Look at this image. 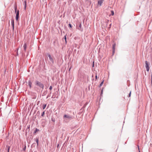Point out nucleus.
Listing matches in <instances>:
<instances>
[{"mask_svg": "<svg viewBox=\"0 0 152 152\" xmlns=\"http://www.w3.org/2000/svg\"><path fill=\"white\" fill-rule=\"evenodd\" d=\"M47 54L49 58V60L45 58V61L46 63L50 66H52L54 64V58L52 57L49 53H48Z\"/></svg>", "mask_w": 152, "mask_h": 152, "instance_id": "obj_1", "label": "nucleus"}, {"mask_svg": "<svg viewBox=\"0 0 152 152\" xmlns=\"http://www.w3.org/2000/svg\"><path fill=\"white\" fill-rule=\"evenodd\" d=\"M35 85L39 86L40 88H41L42 89H43L44 88V84L38 81L37 80L35 81Z\"/></svg>", "mask_w": 152, "mask_h": 152, "instance_id": "obj_2", "label": "nucleus"}, {"mask_svg": "<svg viewBox=\"0 0 152 152\" xmlns=\"http://www.w3.org/2000/svg\"><path fill=\"white\" fill-rule=\"evenodd\" d=\"M145 67L146 68V71L147 72H148L149 70V64L148 63L147 61H145Z\"/></svg>", "mask_w": 152, "mask_h": 152, "instance_id": "obj_3", "label": "nucleus"}, {"mask_svg": "<svg viewBox=\"0 0 152 152\" xmlns=\"http://www.w3.org/2000/svg\"><path fill=\"white\" fill-rule=\"evenodd\" d=\"M19 10L17 11V12L16 13L15 19L17 21L18 20L19 18Z\"/></svg>", "mask_w": 152, "mask_h": 152, "instance_id": "obj_4", "label": "nucleus"}, {"mask_svg": "<svg viewBox=\"0 0 152 152\" xmlns=\"http://www.w3.org/2000/svg\"><path fill=\"white\" fill-rule=\"evenodd\" d=\"M11 25L12 27L13 30H14V20L12 19H11Z\"/></svg>", "mask_w": 152, "mask_h": 152, "instance_id": "obj_5", "label": "nucleus"}, {"mask_svg": "<svg viewBox=\"0 0 152 152\" xmlns=\"http://www.w3.org/2000/svg\"><path fill=\"white\" fill-rule=\"evenodd\" d=\"M64 118H67L68 119H71L72 118V117L69 115H64Z\"/></svg>", "mask_w": 152, "mask_h": 152, "instance_id": "obj_6", "label": "nucleus"}, {"mask_svg": "<svg viewBox=\"0 0 152 152\" xmlns=\"http://www.w3.org/2000/svg\"><path fill=\"white\" fill-rule=\"evenodd\" d=\"M104 1L102 0H99L98 2V4L100 6L102 5V3L103 1Z\"/></svg>", "mask_w": 152, "mask_h": 152, "instance_id": "obj_7", "label": "nucleus"}, {"mask_svg": "<svg viewBox=\"0 0 152 152\" xmlns=\"http://www.w3.org/2000/svg\"><path fill=\"white\" fill-rule=\"evenodd\" d=\"M81 23H80L79 25V27L78 28V29L79 30L82 31L83 30V28L81 27Z\"/></svg>", "mask_w": 152, "mask_h": 152, "instance_id": "obj_8", "label": "nucleus"}, {"mask_svg": "<svg viewBox=\"0 0 152 152\" xmlns=\"http://www.w3.org/2000/svg\"><path fill=\"white\" fill-rule=\"evenodd\" d=\"M10 146L7 145H6V150L7 151V152H9V151L10 149Z\"/></svg>", "mask_w": 152, "mask_h": 152, "instance_id": "obj_9", "label": "nucleus"}, {"mask_svg": "<svg viewBox=\"0 0 152 152\" xmlns=\"http://www.w3.org/2000/svg\"><path fill=\"white\" fill-rule=\"evenodd\" d=\"M36 141L37 143V146H38L39 145V138H37L36 139H34Z\"/></svg>", "mask_w": 152, "mask_h": 152, "instance_id": "obj_10", "label": "nucleus"}, {"mask_svg": "<svg viewBox=\"0 0 152 152\" xmlns=\"http://www.w3.org/2000/svg\"><path fill=\"white\" fill-rule=\"evenodd\" d=\"M32 83L30 80H29L28 81V85L29 86L30 88H31V87Z\"/></svg>", "mask_w": 152, "mask_h": 152, "instance_id": "obj_11", "label": "nucleus"}, {"mask_svg": "<svg viewBox=\"0 0 152 152\" xmlns=\"http://www.w3.org/2000/svg\"><path fill=\"white\" fill-rule=\"evenodd\" d=\"M39 129L36 128L35 129V130L34 131L33 134H35L37 132H39Z\"/></svg>", "mask_w": 152, "mask_h": 152, "instance_id": "obj_12", "label": "nucleus"}, {"mask_svg": "<svg viewBox=\"0 0 152 152\" xmlns=\"http://www.w3.org/2000/svg\"><path fill=\"white\" fill-rule=\"evenodd\" d=\"M23 47L24 48V50L25 51H26V48H27V45L26 43H25L23 45Z\"/></svg>", "mask_w": 152, "mask_h": 152, "instance_id": "obj_13", "label": "nucleus"}, {"mask_svg": "<svg viewBox=\"0 0 152 152\" xmlns=\"http://www.w3.org/2000/svg\"><path fill=\"white\" fill-rule=\"evenodd\" d=\"M24 9L26 10V7H27L26 1V0L24 1Z\"/></svg>", "mask_w": 152, "mask_h": 152, "instance_id": "obj_14", "label": "nucleus"}, {"mask_svg": "<svg viewBox=\"0 0 152 152\" xmlns=\"http://www.w3.org/2000/svg\"><path fill=\"white\" fill-rule=\"evenodd\" d=\"M53 44L55 46H56L58 44V42L56 40H55L53 42Z\"/></svg>", "mask_w": 152, "mask_h": 152, "instance_id": "obj_15", "label": "nucleus"}, {"mask_svg": "<svg viewBox=\"0 0 152 152\" xmlns=\"http://www.w3.org/2000/svg\"><path fill=\"white\" fill-rule=\"evenodd\" d=\"M30 125H28L27 126V127L26 128V130L27 131L28 130V132H29V130H30Z\"/></svg>", "mask_w": 152, "mask_h": 152, "instance_id": "obj_16", "label": "nucleus"}, {"mask_svg": "<svg viewBox=\"0 0 152 152\" xmlns=\"http://www.w3.org/2000/svg\"><path fill=\"white\" fill-rule=\"evenodd\" d=\"M115 45L116 44L115 43L113 44V50H115Z\"/></svg>", "mask_w": 152, "mask_h": 152, "instance_id": "obj_17", "label": "nucleus"}, {"mask_svg": "<svg viewBox=\"0 0 152 152\" xmlns=\"http://www.w3.org/2000/svg\"><path fill=\"white\" fill-rule=\"evenodd\" d=\"M104 80H103L102 81V82L101 83H100V84L99 86V87H101V86L103 85V83H104Z\"/></svg>", "mask_w": 152, "mask_h": 152, "instance_id": "obj_18", "label": "nucleus"}, {"mask_svg": "<svg viewBox=\"0 0 152 152\" xmlns=\"http://www.w3.org/2000/svg\"><path fill=\"white\" fill-rule=\"evenodd\" d=\"M47 104H44L42 106V108L44 110V109L45 107H46Z\"/></svg>", "mask_w": 152, "mask_h": 152, "instance_id": "obj_19", "label": "nucleus"}, {"mask_svg": "<svg viewBox=\"0 0 152 152\" xmlns=\"http://www.w3.org/2000/svg\"><path fill=\"white\" fill-rule=\"evenodd\" d=\"M47 91H44V93L42 94V96H43L47 94Z\"/></svg>", "mask_w": 152, "mask_h": 152, "instance_id": "obj_20", "label": "nucleus"}, {"mask_svg": "<svg viewBox=\"0 0 152 152\" xmlns=\"http://www.w3.org/2000/svg\"><path fill=\"white\" fill-rule=\"evenodd\" d=\"M84 108L83 107H82L80 110V113H81L84 111Z\"/></svg>", "mask_w": 152, "mask_h": 152, "instance_id": "obj_21", "label": "nucleus"}, {"mask_svg": "<svg viewBox=\"0 0 152 152\" xmlns=\"http://www.w3.org/2000/svg\"><path fill=\"white\" fill-rule=\"evenodd\" d=\"M64 40H65V43L66 44V42H66V35H65V36H64Z\"/></svg>", "mask_w": 152, "mask_h": 152, "instance_id": "obj_22", "label": "nucleus"}, {"mask_svg": "<svg viewBox=\"0 0 152 152\" xmlns=\"http://www.w3.org/2000/svg\"><path fill=\"white\" fill-rule=\"evenodd\" d=\"M51 94V91H50V94H48V95L47 96V97H46V98L47 99H48L49 97H50V94Z\"/></svg>", "mask_w": 152, "mask_h": 152, "instance_id": "obj_23", "label": "nucleus"}, {"mask_svg": "<svg viewBox=\"0 0 152 152\" xmlns=\"http://www.w3.org/2000/svg\"><path fill=\"white\" fill-rule=\"evenodd\" d=\"M24 147L23 148V151H25L26 149V145H23Z\"/></svg>", "mask_w": 152, "mask_h": 152, "instance_id": "obj_24", "label": "nucleus"}, {"mask_svg": "<svg viewBox=\"0 0 152 152\" xmlns=\"http://www.w3.org/2000/svg\"><path fill=\"white\" fill-rule=\"evenodd\" d=\"M88 104V103L87 102H86L83 105V107H83L84 108L85 107H86V105H87V104Z\"/></svg>", "mask_w": 152, "mask_h": 152, "instance_id": "obj_25", "label": "nucleus"}, {"mask_svg": "<svg viewBox=\"0 0 152 152\" xmlns=\"http://www.w3.org/2000/svg\"><path fill=\"white\" fill-rule=\"evenodd\" d=\"M45 114V111H44L41 114V116L42 117L44 116Z\"/></svg>", "mask_w": 152, "mask_h": 152, "instance_id": "obj_26", "label": "nucleus"}, {"mask_svg": "<svg viewBox=\"0 0 152 152\" xmlns=\"http://www.w3.org/2000/svg\"><path fill=\"white\" fill-rule=\"evenodd\" d=\"M114 15V12L113 11L111 10V15Z\"/></svg>", "mask_w": 152, "mask_h": 152, "instance_id": "obj_27", "label": "nucleus"}, {"mask_svg": "<svg viewBox=\"0 0 152 152\" xmlns=\"http://www.w3.org/2000/svg\"><path fill=\"white\" fill-rule=\"evenodd\" d=\"M69 27L71 28L72 27V25L70 23H69L68 25Z\"/></svg>", "mask_w": 152, "mask_h": 152, "instance_id": "obj_28", "label": "nucleus"}, {"mask_svg": "<svg viewBox=\"0 0 152 152\" xmlns=\"http://www.w3.org/2000/svg\"><path fill=\"white\" fill-rule=\"evenodd\" d=\"M51 120L53 122H55V118H51Z\"/></svg>", "mask_w": 152, "mask_h": 152, "instance_id": "obj_29", "label": "nucleus"}, {"mask_svg": "<svg viewBox=\"0 0 152 152\" xmlns=\"http://www.w3.org/2000/svg\"><path fill=\"white\" fill-rule=\"evenodd\" d=\"M17 7H15V13H16L17 12Z\"/></svg>", "mask_w": 152, "mask_h": 152, "instance_id": "obj_30", "label": "nucleus"}, {"mask_svg": "<svg viewBox=\"0 0 152 152\" xmlns=\"http://www.w3.org/2000/svg\"><path fill=\"white\" fill-rule=\"evenodd\" d=\"M98 78V77H97V73H96V75H95V79H96V80Z\"/></svg>", "mask_w": 152, "mask_h": 152, "instance_id": "obj_31", "label": "nucleus"}, {"mask_svg": "<svg viewBox=\"0 0 152 152\" xmlns=\"http://www.w3.org/2000/svg\"><path fill=\"white\" fill-rule=\"evenodd\" d=\"M52 86H50L49 88V89L51 90L52 89Z\"/></svg>", "mask_w": 152, "mask_h": 152, "instance_id": "obj_32", "label": "nucleus"}, {"mask_svg": "<svg viewBox=\"0 0 152 152\" xmlns=\"http://www.w3.org/2000/svg\"><path fill=\"white\" fill-rule=\"evenodd\" d=\"M115 50H113V55L115 52Z\"/></svg>", "mask_w": 152, "mask_h": 152, "instance_id": "obj_33", "label": "nucleus"}, {"mask_svg": "<svg viewBox=\"0 0 152 152\" xmlns=\"http://www.w3.org/2000/svg\"><path fill=\"white\" fill-rule=\"evenodd\" d=\"M131 91H130V93H129V97L131 95Z\"/></svg>", "mask_w": 152, "mask_h": 152, "instance_id": "obj_34", "label": "nucleus"}, {"mask_svg": "<svg viewBox=\"0 0 152 152\" xmlns=\"http://www.w3.org/2000/svg\"><path fill=\"white\" fill-rule=\"evenodd\" d=\"M94 62L93 61L92 64V67H93L94 66Z\"/></svg>", "mask_w": 152, "mask_h": 152, "instance_id": "obj_35", "label": "nucleus"}, {"mask_svg": "<svg viewBox=\"0 0 152 152\" xmlns=\"http://www.w3.org/2000/svg\"><path fill=\"white\" fill-rule=\"evenodd\" d=\"M102 94H103V89H102V90L101 91V92L100 95L101 96L102 95Z\"/></svg>", "mask_w": 152, "mask_h": 152, "instance_id": "obj_36", "label": "nucleus"}, {"mask_svg": "<svg viewBox=\"0 0 152 152\" xmlns=\"http://www.w3.org/2000/svg\"><path fill=\"white\" fill-rule=\"evenodd\" d=\"M55 96H54V95H53V96H52V98H55Z\"/></svg>", "mask_w": 152, "mask_h": 152, "instance_id": "obj_37", "label": "nucleus"}, {"mask_svg": "<svg viewBox=\"0 0 152 152\" xmlns=\"http://www.w3.org/2000/svg\"><path fill=\"white\" fill-rule=\"evenodd\" d=\"M39 113H40L39 111H38L37 112V114L39 113Z\"/></svg>", "mask_w": 152, "mask_h": 152, "instance_id": "obj_38", "label": "nucleus"}, {"mask_svg": "<svg viewBox=\"0 0 152 152\" xmlns=\"http://www.w3.org/2000/svg\"><path fill=\"white\" fill-rule=\"evenodd\" d=\"M151 80H152V72L151 74Z\"/></svg>", "mask_w": 152, "mask_h": 152, "instance_id": "obj_39", "label": "nucleus"}, {"mask_svg": "<svg viewBox=\"0 0 152 152\" xmlns=\"http://www.w3.org/2000/svg\"><path fill=\"white\" fill-rule=\"evenodd\" d=\"M59 144H57V148H58V147H59Z\"/></svg>", "mask_w": 152, "mask_h": 152, "instance_id": "obj_40", "label": "nucleus"}, {"mask_svg": "<svg viewBox=\"0 0 152 152\" xmlns=\"http://www.w3.org/2000/svg\"><path fill=\"white\" fill-rule=\"evenodd\" d=\"M111 26V23L109 25V26H110V28Z\"/></svg>", "mask_w": 152, "mask_h": 152, "instance_id": "obj_41", "label": "nucleus"}, {"mask_svg": "<svg viewBox=\"0 0 152 152\" xmlns=\"http://www.w3.org/2000/svg\"><path fill=\"white\" fill-rule=\"evenodd\" d=\"M17 55H18V52H17Z\"/></svg>", "mask_w": 152, "mask_h": 152, "instance_id": "obj_42", "label": "nucleus"}, {"mask_svg": "<svg viewBox=\"0 0 152 152\" xmlns=\"http://www.w3.org/2000/svg\"><path fill=\"white\" fill-rule=\"evenodd\" d=\"M93 75H92V77H93Z\"/></svg>", "mask_w": 152, "mask_h": 152, "instance_id": "obj_43", "label": "nucleus"}]
</instances>
